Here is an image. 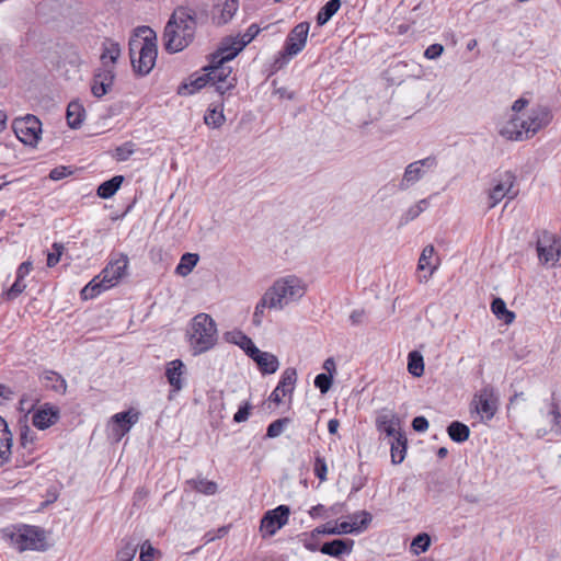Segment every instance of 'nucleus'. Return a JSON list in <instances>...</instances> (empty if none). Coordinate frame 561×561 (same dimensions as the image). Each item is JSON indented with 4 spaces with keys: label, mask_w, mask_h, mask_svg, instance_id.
<instances>
[{
    "label": "nucleus",
    "mask_w": 561,
    "mask_h": 561,
    "mask_svg": "<svg viewBox=\"0 0 561 561\" xmlns=\"http://www.w3.org/2000/svg\"><path fill=\"white\" fill-rule=\"evenodd\" d=\"M195 12L190 8H178L163 32V45L173 54L183 50L193 41L196 31Z\"/></svg>",
    "instance_id": "obj_1"
},
{
    "label": "nucleus",
    "mask_w": 561,
    "mask_h": 561,
    "mask_svg": "<svg viewBox=\"0 0 561 561\" xmlns=\"http://www.w3.org/2000/svg\"><path fill=\"white\" fill-rule=\"evenodd\" d=\"M133 70H152L158 56L157 35L149 26H138L129 38Z\"/></svg>",
    "instance_id": "obj_2"
},
{
    "label": "nucleus",
    "mask_w": 561,
    "mask_h": 561,
    "mask_svg": "<svg viewBox=\"0 0 561 561\" xmlns=\"http://www.w3.org/2000/svg\"><path fill=\"white\" fill-rule=\"evenodd\" d=\"M128 266V257L121 255L118 259L111 261L105 268L90 280L81 290V298L84 300L93 299L106 289L115 286L125 275Z\"/></svg>",
    "instance_id": "obj_3"
},
{
    "label": "nucleus",
    "mask_w": 561,
    "mask_h": 561,
    "mask_svg": "<svg viewBox=\"0 0 561 561\" xmlns=\"http://www.w3.org/2000/svg\"><path fill=\"white\" fill-rule=\"evenodd\" d=\"M306 290L302 279L296 275H288L276 279L265 293L271 301V308L282 310L289 304L300 300Z\"/></svg>",
    "instance_id": "obj_4"
},
{
    "label": "nucleus",
    "mask_w": 561,
    "mask_h": 561,
    "mask_svg": "<svg viewBox=\"0 0 561 561\" xmlns=\"http://www.w3.org/2000/svg\"><path fill=\"white\" fill-rule=\"evenodd\" d=\"M217 341V328L213 318L206 313L194 317L191 328V344L196 353L210 350Z\"/></svg>",
    "instance_id": "obj_5"
},
{
    "label": "nucleus",
    "mask_w": 561,
    "mask_h": 561,
    "mask_svg": "<svg viewBox=\"0 0 561 561\" xmlns=\"http://www.w3.org/2000/svg\"><path fill=\"white\" fill-rule=\"evenodd\" d=\"M10 545L18 551L35 550L45 551L47 549L44 531L34 526H23L19 529L7 531Z\"/></svg>",
    "instance_id": "obj_6"
},
{
    "label": "nucleus",
    "mask_w": 561,
    "mask_h": 561,
    "mask_svg": "<svg viewBox=\"0 0 561 561\" xmlns=\"http://www.w3.org/2000/svg\"><path fill=\"white\" fill-rule=\"evenodd\" d=\"M245 47L244 36L227 37L221 42L218 49L209 56V64L203 66L199 70H218L222 66L232 60Z\"/></svg>",
    "instance_id": "obj_7"
},
{
    "label": "nucleus",
    "mask_w": 561,
    "mask_h": 561,
    "mask_svg": "<svg viewBox=\"0 0 561 561\" xmlns=\"http://www.w3.org/2000/svg\"><path fill=\"white\" fill-rule=\"evenodd\" d=\"M12 127L18 139L24 145L35 147L41 139L42 123L34 115L15 118Z\"/></svg>",
    "instance_id": "obj_8"
},
{
    "label": "nucleus",
    "mask_w": 561,
    "mask_h": 561,
    "mask_svg": "<svg viewBox=\"0 0 561 561\" xmlns=\"http://www.w3.org/2000/svg\"><path fill=\"white\" fill-rule=\"evenodd\" d=\"M290 508L287 505H278L267 511L260 524V533L263 538L274 536L289 519Z\"/></svg>",
    "instance_id": "obj_9"
},
{
    "label": "nucleus",
    "mask_w": 561,
    "mask_h": 561,
    "mask_svg": "<svg viewBox=\"0 0 561 561\" xmlns=\"http://www.w3.org/2000/svg\"><path fill=\"white\" fill-rule=\"evenodd\" d=\"M516 182V175L512 171H505L493 179V186L490 188L489 208L495 207L505 196L513 199L516 193H512L513 186Z\"/></svg>",
    "instance_id": "obj_10"
},
{
    "label": "nucleus",
    "mask_w": 561,
    "mask_h": 561,
    "mask_svg": "<svg viewBox=\"0 0 561 561\" xmlns=\"http://www.w3.org/2000/svg\"><path fill=\"white\" fill-rule=\"evenodd\" d=\"M437 167V159L435 156H430L424 159L414 161L405 167L403 178L399 183L401 191L408 190L411 185L419 182L425 175L426 171L433 170Z\"/></svg>",
    "instance_id": "obj_11"
},
{
    "label": "nucleus",
    "mask_w": 561,
    "mask_h": 561,
    "mask_svg": "<svg viewBox=\"0 0 561 561\" xmlns=\"http://www.w3.org/2000/svg\"><path fill=\"white\" fill-rule=\"evenodd\" d=\"M537 252L540 262L554 265L561 256V240L545 230L537 239Z\"/></svg>",
    "instance_id": "obj_12"
},
{
    "label": "nucleus",
    "mask_w": 561,
    "mask_h": 561,
    "mask_svg": "<svg viewBox=\"0 0 561 561\" xmlns=\"http://www.w3.org/2000/svg\"><path fill=\"white\" fill-rule=\"evenodd\" d=\"M248 357L256 364L262 375H272L279 367L278 358L272 353L261 351L250 337H248Z\"/></svg>",
    "instance_id": "obj_13"
},
{
    "label": "nucleus",
    "mask_w": 561,
    "mask_h": 561,
    "mask_svg": "<svg viewBox=\"0 0 561 561\" xmlns=\"http://www.w3.org/2000/svg\"><path fill=\"white\" fill-rule=\"evenodd\" d=\"M497 398L494 394L492 386L483 387L478 394L474 396L472 403L476 404L477 412L481 415L482 420L490 421L497 410Z\"/></svg>",
    "instance_id": "obj_14"
},
{
    "label": "nucleus",
    "mask_w": 561,
    "mask_h": 561,
    "mask_svg": "<svg viewBox=\"0 0 561 561\" xmlns=\"http://www.w3.org/2000/svg\"><path fill=\"white\" fill-rule=\"evenodd\" d=\"M139 420V412L128 410L116 413L112 416L111 436L119 442Z\"/></svg>",
    "instance_id": "obj_15"
},
{
    "label": "nucleus",
    "mask_w": 561,
    "mask_h": 561,
    "mask_svg": "<svg viewBox=\"0 0 561 561\" xmlns=\"http://www.w3.org/2000/svg\"><path fill=\"white\" fill-rule=\"evenodd\" d=\"M308 33L309 23L302 22L297 24L287 36L283 55L293 57L300 53L306 45Z\"/></svg>",
    "instance_id": "obj_16"
},
{
    "label": "nucleus",
    "mask_w": 561,
    "mask_h": 561,
    "mask_svg": "<svg viewBox=\"0 0 561 561\" xmlns=\"http://www.w3.org/2000/svg\"><path fill=\"white\" fill-rule=\"evenodd\" d=\"M350 518L352 523L335 524L336 535L359 534L366 530L373 520L371 514L367 511L355 512Z\"/></svg>",
    "instance_id": "obj_17"
},
{
    "label": "nucleus",
    "mask_w": 561,
    "mask_h": 561,
    "mask_svg": "<svg viewBox=\"0 0 561 561\" xmlns=\"http://www.w3.org/2000/svg\"><path fill=\"white\" fill-rule=\"evenodd\" d=\"M297 381V370L294 367L286 368L278 381L276 388L272 391L270 396V401L276 404L282 402V397L287 394L291 396L295 389V385Z\"/></svg>",
    "instance_id": "obj_18"
},
{
    "label": "nucleus",
    "mask_w": 561,
    "mask_h": 561,
    "mask_svg": "<svg viewBox=\"0 0 561 561\" xmlns=\"http://www.w3.org/2000/svg\"><path fill=\"white\" fill-rule=\"evenodd\" d=\"M59 417L60 410L58 407L50 403H44L34 411L32 422L36 428L44 431L56 424L59 421Z\"/></svg>",
    "instance_id": "obj_19"
},
{
    "label": "nucleus",
    "mask_w": 561,
    "mask_h": 561,
    "mask_svg": "<svg viewBox=\"0 0 561 561\" xmlns=\"http://www.w3.org/2000/svg\"><path fill=\"white\" fill-rule=\"evenodd\" d=\"M239 0H215L211 10V21L216 25L227 24L234 16Z\"/></svg>",
    "instance_id": "obj_20"
},
{
    "label": "nucleus",
    "mask_w": 561,
    "mask_h": 561,
    "mask_svg": "<svg viewBox=\"0 0 561 561\" xmlns=\"http://www.w3.org/2000/svg\"><path fill=\"white\" fill-rule=\"evenodd\" d=\"M527 119L528 130L537 134L540 129L550 124L552 121V112L546 105H537L530 110Z\"/></svg>",
    "instance_id": "obj_21"
},
{
    "label": "nucleus",
    "mask_w": 561,
    "mask_h": 561,
    "mask_svg": "<svg viewBox=\"0 0 561 561\" xmlns=\"http://www.w3.org/2000/svg\"><path fill=\"white\" fill-rule=\"evenodd\" d=\"M217 73L218 72H205L204 76L197 77L195 79L188 78L178 87L176 92L181 96L192 95L209 84L210 81L216 78Z\"/></svg>",
    "instance_id": "obj_22"
},
{
    "label": "nucleus",
    "mask_w": 561,
    "mask_h": 561,
    "mask_svg": "<svg viewBox=\"0 0 561 561\" xmlns=\"http://www.w3.org/2000/svg\"><path fill=\"white\" fill-rule=\"evenodd\" d=\"M354 547L353 539H333L327 541L320 547V552L333 558H341L344 554H350Z\"/></svg>",
    "instance_id": "obj_23"
},
{
    "label": "nucleus",
    "mask_w": 561,
    "mask_h": 561,
    "mask_svg": "<svg viewBox=\"0 0 561 561\" xmlns=\"http://www.w3.org/2000/svg\"><path fill=\"white\" fill-rule=\"evenodd\" d=\"M113 72H95L91 82V92L95 98H102L108 93L114 84Z\"/></svg>",
    "instance_id": "obj_24"
},
{
    "label": "nucleus",
    "mask_w": 561,
    "mask_h": 561,
    "mask_svg": "<svg viewBox=\"0 0 561 561\" xmlns=\"http://www.w3.org/2000/svg\"><path fill=\"white\" fill-rule=\"evenodd\" d=\"M12 434L4 419L0 416V466L8 462L11 457Z\"/></svg>",
    "instance_id": "obj_25"
},
{
    "label": "nucleus",
    "mask_w": 561,
    "mask_h": 561,
    "mask_svg": "<svg viewBox=\"0 0 561 561\" xmlns=\"http://www.w3.org/2000/svg\"><path fill=\"white\" fill-rule=\"evenodd\" d=\"M185 366L182 360L174 359L170 362L165 369V376L170 386L179 391L183 388L182 376L184 374Z\"/></svg>",
    "instance_id": "obj_26"
},
{
    "label": "nucleus",
    "mask_w": 561,
    "mask_h": 561,
    "mask_svg": "<svg viewBox=\"0 0 561 561\" xmlns=\"http://www.w3.org/2000/svg\"><path fill=\"white\" fill-rule=\"evenodd\" d=\"M121 56V47L119 44L106 38L102 44V53L100 55V60L102 66L113 67L115 66L118 57Z\"/></svg>",
    "instance_id": "obj_27"
},
{
    "label": "nucleus",
    "mask_w": 561,
    "mask_h": 561,
    "mask_svg": "<svg viewBox=\"0 0 561 561\" xmlns=\"http://www.w3.org/2000/svg\"><path fill=\"white\" fill-rule=\"evenodd\" d=\"M376 425L378 431L385 433L389 437H394L398 433H403L397 428L400 426V419L394 413L378 416Z\"/></svg>",
    "instance_id": "obj_28"
},
{
    "label": "nucleus",
    "mask_w": 561,
    "mask_h": 561,
    "mask_svg": "<svg viewBox=\"0 0 561 561\" xmlns=\"http://www.w3.org/2000/svg\"><path fill=\"white\" fill-rule=\"evenodd\" d=\"M519 117L513 116L500 130V135L511 141H524L527 140L525 130H520Z\"/></svg>",
    "instance_id": "obj_29"
},
{
    "label": "nucleus",
    "mask_w": 561,
    "mask_h": 561,
    "mask_svg": "<svg viewBox=\"0 0 561 561\" xmlns=\"http://www.w3.org/2000/svg\"><path fill=\"white\" fill-rule=\"evenodd\" d=\"M390 445L391 462L393 465L401 463L405 458L408 448V439L404 432L398 433L397 436L392 437Z\"/></svg>",
    "instance_id": "obj_30"
},
{
    "label": "nucleus",
    "mask_w": 561,
    "mask_h": 561,
    "mask_svg": "<svg viewBox=\"0 0 561 561\" xmlns=\"http://www.w3.org/2000/svg\"><path fill=\"white\" fill-rule=\"evenodd\" d=\"M66 118L68 126L72 129H78L81 127L84 118H85V110L81 103L78 101H72L67 106Z\"/></svg>",
    "instance_id": "obj_31"
},
{
    "label": "nucleus",
    "mask_w": 561,
    "mask_h": 561,
    "mask_svg": "<svg viewBox=\"0 0 561 561\" xmlns=\"http://www.w3.org/2000/svg\"><path fill=\"white\" fill-rule=\"evenodd\" d=\"M139 547V540L135 537L124 538L121 547L116 552V561H133L137 549Z\"/></svg>",
    "instance_id": "obj_32"
},
{
    "label": "nucleus",
    "mask_w": 561,
    "mask_h": 561,
    "mask_svg": "<svg viewBox=\"0 0 561 561\" xmlns=\"http://www.w3.org/2000/svg\"><path fill=\"white\" fill-rule=\"evenodd\" d=\"M434 252H435L434 247L430 244V245H426L421 253V256H420L419 263H417V270L419 271L428 270L427 274L420 276L421 283L427 282L428 278L434 273V271L436 270V266L431 264V259H432Z\"/></svg>",
    "instance_id": "obj_33"
},
{
    "label": "nucleus",
    "mask_w": 561,
    "mask_h": 561,
    "mask_svg": "<svg viewBox=\"0 0 561 561\" xmlns=\"http://www.w3.org/2000/svg\"><path fill=\"white\" fill-rule=\"evenodd\" d=\"M186 484L190 485L192 490L205 495H214L218 491V484L215 481L207 480L202 476L187 480Z\"/></svg>",
    "instance_id": "obj_34"
},
{
    "label": "nucleus",
    "mask_w": 561,
    "mask_h": 561,
    "mask_svg": "<svg viewBox=\"0 0 561 561\" xmlns=\"http://www.w3.org/2000/svg\"><path fill=\"white\" fill-rule=\"evenodd\" d=\"M41 378L47 388L59 393H66L67 382L59 374L53 370H46Z\"/></svg>",
    "instance_id": "obj_35"
},
{
    "label": "nucleus",
    "mask_w": 561,
    "mask_h": 561,
    "mask_svg": "<svg viewBox=\"0 0 561 561\" xmlns=\"http://www.w3.org/2000/svg\"><path fill=\"white\" fill-rule=\"evenodd\" d=\"M123 182V175H115L112 179L103 182L98 187V196L104 199L111 198L119 190Z\"/></svg>",
    "instance_id": "obj_36"
},
{
    "label": "nucleus",
    "mask_w": 561,
    "mask_h": 561,
    "mask_svg": "<svg viewBox=\"0 0 561 561\" xmlns=\"http://www.w3.org/2000/svg\"><path fill=\"white\" fill-rule=\"evenodd\" d=\"M447 433L450 439L455 443H463L470 436V428L462 422L453 421L447 426Z\"/></svg>",
    "instance_id": "obj_37"
},
{
    "label": "nucleus",
    "mask_w": 561,
    "mask_h": 561,
    "mask_svg": "<svg viewBox=\"0 0 561 561\" xmlns=\"http://www.w3.org/2000/svg\"><path fill=\"white\" fill-rule=\"evenodd\" d=\"M491 310L499 320L504 321L506 324L512 323L515 319V313L506 308L505 301L500 297L492 300Z\"/></svg>",
    "instance_id": "obj_38"
},
{
    "label": "nucleus",
    "mask_w": 561,
    "mask_h": 561,
    "mask_svg": "<svg viewBox=\"0 0 561 561\" xmlns=\"http://www.w3.org/2000/svg\"><path fill=\"white\" fill-rule=\"evenodd\" d=\"M408 371L413 377H421L424 374V359L419 351H412L408 355Z\"/></svg>",
    "instance_id": "obj_39"
},
{
    "label": "nucleus",
    "mask_w": 561,
    "mask_h": 561,
    "mask_svg": "<svg viewBox=\"0 0 561 561\" xmlns=\"http://www.w3.org/2000/svg\"><path fill=\"white\" fill-rule=\"evenodd\" d=\"M199 257L195 253H185L182 255L180 263L175 268V273L181 276H187L196 266Z\"/></svg>",
    "instance_id": "obj_40"
},
{
    "label": "nucleus",
    "mask_w": 561,
    "mask_h": 561,
    "mask_svg": "<svg viewBox=\"0 0 561 561\" xmlns=\"http://www.w3.org/2000/svg\"><path fill=\"white\" fill-rule=\"evenodd\" d=\"M341 1L340 0H330L324 7L321 8L317 15V22L319 25L325 24L340 9Z\"/></svg>",
    "instance_id": "obj_41"
},
{
    "label": "nucleus",
    "mask_w": 561,
    "mask_h": 561,
    "mask_svg": "<svg viewBox=\"0 0 561 561\" xmlns=\"http://www.w3.org/2000/svg\"><path fill=\"white\" fill-rule=\"evenodd\" d=\"M430 546L431 536L427 533H420L413 538L410 545V550L413 554L419 556L420 553L427 551Z\"/></svg>",
    "instance_id": "obj_42"
},
{
    "label": "nucleus",
    "mask_w": 561,
    "mask_h": 561,
    "mask_svg": "<svg viewBox=\"0 0 561 561\" xmlns=\"http://www.w3.org/2000/svg\"><path fill=\"white\" fill-rule=\"evenodd\" d=\"M290 423L289 417H282L273 421L266 430L267 438L278 437L285 430V427Z\"/></svg>",
    "instance_id": "obj_43"
},
{
    "label": "nucleus",
    "mask_w": 561,
    "mask_h": 561,
    "mask_svg": "<svg viewBox=\"0 0 561 561\" xmlns=\"http://www.w3.org/2000/svg\"><path fill=\"white\" fill-rule=\"evenodd\" d=\"M135 150L136 145L133 141H126L115 149L113 158L119 162L126 161L135 152Z\"/></svg>",
    "instance_id": "obj_44"
},
{
    "label": "nucleus",
    "mask_w": 561,
    "mask_h": 561,
    "mask_svg": "<svg viewBox=\"0 0 561 561\" xmlns=\"http://www.w3.org/2000/svg\"><path fill=\"white\" fill-rule=\"evenodd\" d=\"M549 414L552 417L551 419V431L554 432L557 435H561V412L559 409V404L554 401L553 397L550 402Z\"/></svg>",
    "instance_id": "obj_45"
},
{
    "label": "nucleus",
    "mask_w": 561,
    "mask_h": 561,
    "mask_svg": "<svg viewBox=\"0 0 561 561\" xmlns=\"http://www.w3.org/2000/svg\"><path fill=\"white\" fill-rule=\"evenodd\" d=\"M266 308H271V301L266 295V293H264V295L262 296V298L260 299V301L257 302L256 307H255V310H254V313H253V318H252V323L256 327L261 325L262 323V318L264 316V311Z\"/></svg>",
    "instance_id": "obj_46"
},
{
    "label": "nucleus",
    "mask_w": 561,
    "mask_h": 561,
    "mask_svg": "<svg viewBox=\"0 0 561 561\" xmlns=\"http://www.w3.org/2000/svg\"><path fill=\"white\" fill-rule=\"evenodd\" d=\"M225 121V116L222 114V111H217V108H208L205 116L204 122L207 126L217 128L222 125Z\"/></svg>",
    "instance_id": "obj_47"
},
{
    "label": "nucleus",
    "mask_w": 561,
    "mask_h": 561,
    "mask_svg": "<svg viewBox=\"0 0 561 561\" xmlns=\"http://www.w3.org/2000/svg\"><path fill=\"white\" fill-rule=\"evenodd\" d=\"M332 382L333 377L331 374L321 373L314 378V386L320 390L322 394H325L330 390Z\"/></svg>",
    "instance_id": "obj_48"
},
{
    "label": "nucleus",
    "mask_w": 561,
    "mask_h": 561,
    "mask_svg": "<svg viewBox=\"0 0 561 561\" xmlns=\"http://www.w3.org/2000/svg\"><path fill=\"white\" fill-rule=\"evenodd\" d=\"M226 341L238 345L241 350L245 351V334L239 330L228 331L225 334Z\"/></svg>",
    "instance_id": "obj_49"
},
{
    "label": "nucleus",
    "mask_w": 561,
    "mask_h": 561,
    "mask_svg": "<svg viewBox=\"0 0 561 561\" xmlns=\"http://www.w3.org/2000/svg\"><path fill=\"white\" fill-rule=\"evenodd\" d=\"M313 472H314V476L320 481H324L327 479V472H328L327 462H325V459L323 457H321L320 455H317L314 458Z\"/></svg>",
    "instance_id": "obj_50"
},
{
    "label": "nucleus",
    "mask_w": 561,
    "mask_h": 561,
    "mask_svg": "<svg viewBox=\"0 0 561 561\" xmlns=\"http://www.w3.org/2000/svg\"><path fill=\"white\" fill-rule=\"evenodd\" d=\"M159 551L152 547L149 540H146L140 546L139 560L140 561H152L154 556L158 554Z\"/></svg>",
    "instance_id": "obj_51"
},
{
    "label": "nucleus",
    "mask_w": 561,
    "mask_h": 561,
    "mask_svg": "<svg viewBox=\"0 0 561 561\" xmlns=\"http://www.w3.org/2000/svg\"><path fill=\"white\" fill-rule=\"evenodd\" d=\"M35 434L27 425L21 426L20 444L23 448H31L34 443Z\"/></svg>",
    "instance_id": "obj_52"
},
{
    "label": "nucleus",
    "mask_w": 561,
    "mask_h": 561,
    "mask_svg": "<svg viewBox=\"0 0 561 561\" xmlns=\"http://www.w3.org/2000/svg\"><path fill=\"white\" fill-rule=\"evenodd\" d=\"M423 211H424V207H421L420 205L411 206L405 211V214L401 217L400 224L407 225L411 220H414L415 218H417Z\"/></svg>",
    "instance_id": "obj_53"
},
{
    "label": "nucleus",
    "mask_w": 561,
    "mask_h": 561,
    "mask_svg": "<svg viewBox=\"0 0 561 561\" xmlns=\"http://www.w3.org/2000/svg\"><path fill=\"white\" fill-rule=\"evenodd\" d=\"M230 75V72L227 73V76H225L224 78L222 77H217L210 81L211 85H214L216 88V91L220 94H224L227 90H229L233 84L232 82H227V78L228 76Z\"/></svg>",
    "instance_id": "obj_54"
},
{
    "label": "nucleus",
    "mask_w": 561,
    "mask_h": 561,
    "mask_svg": "<svg viewBox=\"0 0 561 561\" xmlns=\"http://www.w3.org/2000/svg\"><path fill=\"white\" fill-rule=\"evenodd\" d=\"M38 400L27 394H23L19 401V409L21 412L30 413L34 410V407Z\"/></svg>",
    "instance_id": "obj_55"
},
{
    "label": "nucleus",
    "mask_w": 561,
    "mask_h": 561,
    "mask_svg": "<svg viewBox=\"0 0 561 561\" xmlns=\"http://www.w3.org/2000/svg\"><path fill=\"white\" fill-rule=\"evenodd\" d=\"M26 288V284L24 283V279L15 278V282L12 284L10 289L8 290V297L10 299L16 298L20 294L24 291Z\"/></svg>",
    "instance_id": "obj_56"
},
{
    "label": "nucleus",
    "mask_w": 561,
    "mask_h": 561,
    "mask_svg": "<svg viewBox=\"0 0 561 561\" xmlns=\"http://www.w3.org/2000/svg\"><path fill=\"white\" fill-rule=\"evenodd\" d=\"M54 252L48 253L47 255V265L49 267L55 266L60 261V256L62 253V245L55 243L53 245Z\"/></svg>",
    "instance_id": "obj_57"
},
{
    "label": "nucleus",
    "mask_w": 561,
    "mask_h": 561,
    "mask_svg": "<svg viewBox=\"0 0 561 561\" xmlns=\"http://www.w3.org/2000/svg\"><path fill=\"white\" fill-rule=\"evenodd\" d=\"M320 535H336L335 525L334 526H330V524L322 525V526L314 528L310 533V536L312 539H317Z\"/></svg>",
    "instance_id": "obj_58"
},
{
    "label": "nucleus",
    "mask_w": 561,
    "mask_h": 561,
    "mask_svg": "<svg viewBox=\"0 0 561 561\" xmlns=\"http://www.w3.org/2000/svg\"><path fill=\"white\" fill-rule=\"evenodd\" d=\"M72 172L64 165L54 168L49 173V179L53 181H59L61 179H65L66 176L70 175Z\"/></svg>",
    "instance_id": "obj_59"
},
{
    "label": "nucleus",
    "mask_w": 561,
    "mask_h": 561,
    "mask_svg": "<svg viewBox=\"0 0 561 561\" xmlns=\"http://www.w3.org/2000/svg\"><path fill=\"white\" fill-rule=\"evenodd\" d=\"M444 51V47L443 45L440 44H433L431 46H428L425 51H424V56L427 58V59H436L438 58Z\"/></svg>",
    "instance_id": "obj_60"
},
{
    "label": "nucleus",
    "mask_w": 561,
    "mask_h": 561,
    "mask_svg": "<svg viewBox=\"0 0 561 561\" xmlns=\"http://www.w3.org/2000/svg\"><path fill=\"white\" fill-rule=\"evenodd\" d=\"M430 426V423L425 416H415L412 420V428L415 432L422 433L425 432Z\"/></svg>",
    "instance_id": "obj_61"
},
{
    "label": "nucleus",
    "mask_w": 561,
    "mask_h": 561,
    "mask_svg": "<svg viewBox=\"0 0 561 561\" xmlns=\"http://www.w3.org/2000/svg\"><path fill=\"white\" fill-rule=\"evenodd\" d=\"M530 94L529 92H526L522 98L517 99L513 105L512 111L515 113H519L522 110H524L529 104V99L526 98V95Z\"/></svg>",
    "instance_id": "obj_62"
},
{
    "label": "nucleus",
    "mask_w": 561,
    "mask_h": 561,
    "mask_svg": "<svg viewBox=\"0 0 561 561\" xmlns=\"http://www.w3.org/2000/svg\"><path fill=\"white\" fill-rule=\"evenodd\" d=\"M273 87H274V92L276 94H278L282 99L291 100L294 98V92L293 91H288V89L285 88V87H278L277 85V80L273 81Z\"/></svg>",
    "instance_id": "obj_63"
},
{
    "label": "nucleus",
    "mask_w": 561,
    "mask_h": 561,
    "mask_svg": "<svg viewBox=\"0 0 561 561\" xmlns=\"http://www.w3.org/2000/svg\"><path fill=\"white\" fill-rule=\"evenodd\" d=\"M31 270H32V262H30V261L23 262L18 267L16 277L20 279H24L30 274Z\"/></svg>",
    "instance_id": "obj_64"
}]
</instances>
